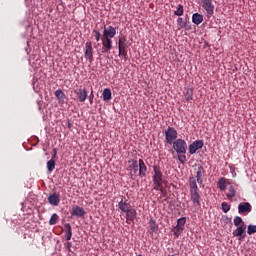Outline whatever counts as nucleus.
Listing matches in <instances>:
<instances>
[{
	"instance_id": "obj_1",
	"label": "nucleus",
	"mask_w": 256,
	"mask_h": 256,
	"mask_svg": "<svg viewBox=\"0 0 256 256\" xmlns=\"http://www.w3.org/2000/svg\"><path fill=\"white\" fill-rule=\"evenodd\" d=\"M189 193H190V200L192 201V205L196 207V209H201V194L199 193V186H197V180L195 177H191L189 181Z\"/></svg>"
},
{
	"instance_id": "obj_2",
	"label": "nucleus",
	"mask_w": 256,
	"mask_h": 256,
	"mask_svg": "<svg viewBox=\"0 0 256 256\" xmlns=\"http://www.w3.org/2000/svg\"><path fill=\"white\" fill-rule=\"evenodd\" d=\"M172 145L174 151L178 153V161H180L182 165H185V163H187V156L185 155V153H187V142L178 138L172 143Z\"/></svg>"
},
{
	"instance_id": "obj_3",
	"label": "nucleus",
	"mask_w": 256,
	"mask_h": 256,
	"mask_svg": "<svg viewBox=\"0 0 256 256\" xmlns=\"http://www.w3.org/2000/svg\"><path fill=\"white\" fill-rule=\"evenodd\" d=\"M154 175L152 177L153 185L157 187H161L163 185V172L161 171V167L154 165L153 166Z\"/></svg>"
},
{
	"instance_id": "obj_4",
	"label": "nucleus",
	"mask_w": 256,
	"mask_h": 256,
	"mask_svg": "<svg viewBox=\"0 0 256 256\" xmlns=\"http://www.w3.org/2000/svg\"><path fill=\"white\" fill-rule=\"evenodd\" d=\"M177 130L174 127L169 126L165 131V141L168 145H173L177 141Z\"/></svg>"
},
{
	"instance_id": "obj_5",
	"label": "nucleus",
	"mask_w": 256,
	"mask_h": 256,
	"mask_svg": "<svg viewBox=\"0 0 256 256\" xmlns=\"http://www.w3.org/2000/svg\"><path fill=\"white\" fill-rule=\"evenodd\" d=\"M200 5L205 9L208 18L213 17V13H215L213 0H200Z\"/></svg>"
},
{
	"instance_id": "obj_6",
	"label": "nucleus",
	"mask_w": 256,
	"mask_h": 256,
	"mask_svg": "<svg viewBox=\"0 0 256 256\" xmlns=\"http://www.w3.org/2000/svg\"><path fill=\"white\" fill-rule=\"evenodd\" d=\"M237 228L233 230L232 234L233 237H239V241L242 239H245L247 237V224L246 225H241V226H236Z\"/></svg>"
},
{
	"instance_id": "obj_7",
	"label": "nucleus",
	"mask_w": 256,
	"mask_h": 256,
	"mask_svg": "<svg viewBox=\"0 0 256 256\" xmlns=\"http://www.w3.org/2000/svg\"><path fill=\"white\" fill-rule=\"evenodd\" d=\"M102 41V53H109L113 49V38L101 37Z\"/></svg>"
},
{
	"instance_id": "obj_8",
	"label": "nucleus",
	"mask_w": 256,
	"mask_h": 256,
	"mask_svg": "<svg viewBox=\"0 0 256 256\" xmlns=\"http://www.w3.org/2000/svg\"><path fill=\"white\" fill-rule=\"evenodd\" d=\"M85 54L84 57L90 63H93V43L91 41H88L85 43V48H84Z\"/></svg>"
},
{
	"instance_id": "obj_9",
	"label": "nucleus",
	"mask_w": 256,
	"mask_h": 256,
	"mask_svg": "<svg viewBox=\"0 0 256 256\" xmlns=\"http://www.w3.org/2000/svg\"><path fill=\"white\" fill-rule=\"evenodd\" d=\"M203 141L202 140H196L192 144L189 145L188 151L190 155H195L199 149H203Z\"/></svg>"
},
{
	"instance_id": "obj_10",
	"label": "nucleus",
	"mask_w": 256,
	"mask_h": 256,
	"mask_svg": "<svg viewBox=\"0 0 256 256\" xmlns=\"http://www.w3.org/2000/svg\"><path fill=\"white\" fill-rule=\"evenodd\" d=\"M115 35H117V28L113 27V26H104V31H103V36L102 37H106L108 39H113V37H115Z\"/></svg>"
},
{
	"instance_id": "obj_11",
	"label": "nucleus",
	"mask_w": 256,
	"mask_h": 256,
	"mask_svg": "<svg viewBox=\"0 0 256 256\" xmlns=\"http://www.w3.org/2000/svg\"><path fill=\"white\" fill-rule=\"evenodd\" d=\"M251 204L249 202H242L238 205V213L240 215H247V213H251Z\"/></svg>"
},
{
	"instance_id": "obj_12",
	"label": "nucleus",
	"mask_w": 256,
	"mask_h": 256,
	"mask_svg": "<svg viewBox=\"0 0 256 256\" xmlns=\"http://www.w3.org/2000/svg\"><path fill=\"white\" fill-rule=\"evenodd\" d=\"M128 163H130L128 169L129 171H131V177L133 179V177H137V173L139 171V162H137V160H130L128 161Z\"/></svg>"
},
{
	"instance_id": "obj_13",
	"label": "nucleus",
	"mask_w": 256,
	"mask_h": 256,
	"mask_svg": "<svg viewBox=\"0 0 256 256\" xmlns=\"http://www.w3.org/2000/svg\"><path fill=\"white\" fill-rule=\"evenodd\" d=\"M60 202L61 197L59 196V194L55 192L48 197V203L54 207H57V205H59Z\"/></svg>"
},
{
	"instance_id": "obj_14",
	"label": "nucleus",
	"mask_w": 256,
	"mask_h": 256,
	"mask_svg": "<svg viewBox=\"0 0 256 256\" xmlns=\"http://www.w3.org/2000/svg\"><path fill=\"white\" fill-rule=\"evenodd\" d=\"M75 93L78 97V101H80V103H84V101H87V97H88V94H87V90L86 89H78V90H75Z\"/></svg>"
},
{
	"instance_id": "obj_15",
	"label": "nucleus",
	"mask_w": 256,
	"mask_h": 256,
	"mask_svg": "<svg viewBox=\"0 0 256 256\" xmlns=\"http://www.w3.org/2000/svg\"><path fill=\"white\" fill-rule=\"evenodd\" d=\"M70 213L72 217H85V210L79 206H74Z\"/></svg>"
},
{
	"instance_id": "obj_16",
	"label": "nucleus",
	"mask_w": 256,
	"mask_h": 256,
	"mask_svg": "<svg viewBox=\"0 0 256 256\" xmlns=\"http://www.w3.org/2000/svg\"><path fill=\"white\" fill-rule=\"evenodd\" d=\"M139 177H147V166L145 165V161L143 159H139Z\"/></svg>"
},
{
	"instance_id": "obj_17",
	"label": "nucleus",
	"mask_w": 256,
	"mask_h": 256,
	"mask_svg": "<svg viewBox=\"0 0 256 256\" xmlns=\"http://www.w3.org/2000/svg\"><path fill=\"white\" fill-rule=\"evenodd\" d=\"M126 213V222L128 223V224H130L129 223V221H135V219H136V217H137V210H135V209H129L128 211H126L125 212Z\"/></svg>"
},
{
	"instance_id": "obj_18",
	"label": "nucleus",
	"mask_w": 256,
	"mask_h": 256,
	"mask_svg": "<svg viewBox=\"0 0 256 256\" xmlns=\"http://www.w3.org/2000/svg\"><path fill=\"white\" fill-rule=\"evenodd\" d=\"M64 229H65V239L66 241H71V238L73 237V232L71 231V224L70 223H66L64 225Z\"/></svg>"
},
{
	"instance_id": "obj_19",
	"label": "nucleus",
	"mask_w": 256,
	"mask_h": 256,
	"mask_svg": "<svg viewBox=\"0 0 256 256\" xmlns=\"http://www.w3.org/2000/svg\"><path fill=\"white\" fill-rule=\"evenodd\" d=\"M204 175H205V168H203V166H199L196 172V178H197V183H199L200 185L201 183H203Z\"/></svg>"
},
{
	"instance_id": "obj_20",
	"label": "nucleus",
	"mask_w": 256,
	"mask_h": 256,
	"mask_svg": "<svg viewBox=\"0 0 256 256\" xmlns=\"http://www.w3.org/2000/svg\"><path fill=\"white\" fill-rule=\"evenodd\" d=\"M192 23H194V25H201V23H203V15L199 13H194L192 15Z\"/></svg>"
},
{
	"instance_id": "obj_21",
	"label": "nucleus",
	"mask_w": 256,
	"mask_h": 256,
	"mask_svg": "<svg viewBox=\"0 0 256 256\" xmlns=\"http://www.w3.org/2000/svg\"><path fill=\"white\" fill-rule=\"evenodd\" d=\"M184 96H185V99L188 103L193 101V88H185L184 89Z\"/></svg>"
},
{
	"instance_id": "obj_22",
	"label": "nucleus",
	"mask_w": 256,
	"mask_h": 256,
	"mask_svg": "<svg viewBox=\"0 0 256 256\" xmlns=\"http://www.w3.org/2000/svg\"><path fill=\"white\" fill-rule=\"evenodd\" d=\"M217 186L220 191H225L227 189V179L220 178L217 182Z\"/></svg>"
},
{
	"instance_id": "obj_23",
	"label": "nucleus",
	"mask_w": 256,
	"mask_h": 256,
	"mask_svg": "<svg viewBox=\"0 0 256 256\" xmlns=\"http://www.w3.org/2000/svg\"><path fill=\"white\" fill-rule=\"evenodd\" d=\"M118 207H119L120 210L123 211V213H126V211L131 209V204H129L125 201L123 202V200H122L118 203Z\"/></svg>"
},
{
	"instance_id": "obj_24",
	"label": "nucleus",
	"mask_w": 256,
	"mask_h": 256,
	"mask_svg": "<svg viewBox=\"0 0 256 256\" xmlns=\"http://www.w3.org/2000/svg\"><path fill=\"white\" fill-rule=\"evenodd\" d=\"M157 231H159V225H157V222L155 220H151L149 229L150 235H153V233H157Z\"/></svg>"
},
{
	"instance_id": "obj_25",
	"label": "nucleus",
	"mask_w": 256,
	"mask_h": 256,
	"mask_svg": "<svg viewBox=\"0 0 256 256\" xmlns=\"http://www.w3.org/2000/svg\"><path fill=\"white\" fill-rule=\"evenodd\" d=\"M103 101H111V89L105 88L102 92Z\"/></svg>"
},
{
	"instance_id": "obj_26",
	"label": "nucleus",
	"mask_w": 256,
	"mask_h": 256,
	"mask_svg": "<svg viewBox=\"0 0 256 256\" xmlns=\"http://www.w3.org/2000/svg\"><path fill=\"white\" fill-rule=\"evenodd\" d=\"M177 25L179 29H185L187 27V20L183 19L182 17H179L177 19Z\"/></svg>"
},
{
	"instance_id": "obj_27",
	"label": "nucleus",
	"mask_w": 256,
	"mask_h": 256,
	"mask_svg": "<svg viewBox=\"0 0 256 256\" xmlns=\"http://www.w3.org/2000/svg\"><path fill=\"white\" fill-rule=\"evenodd\" d=\"M185 228H182L181 226L176 225L172 231L174 233V237L178 238L181 233H183Z\"/></svg>"
},
{
	"instance_id": "obj_28",
	"label": "nucleus",
	"mask_w": 256,
	"mask_h": 256,
	"mask_svg": "<svg viewBox=\"0 0 256 256\" xmlns=\"http://www.w3.org/2000/svg\"><path fill=\"white\" fill-rule=\"evenodd\" d=\"M234 225L235 227H241V225H247V224H245V221H243V218H241L240 216H235Z\"/></svg>"
},
{
	"instance_id": "obj_29",
	"label": "nucleus",
	"mask_w": 256,
	"mask_h": 256,
	"mask_svg": "<svg viewBox=\"0 0 256 256\" xmlns=\"http://www.w3.org/2000/svg\"><path fill=\"white\" fill-rule=\"evenodd\" d=\"M183 13H185V9L183 8V5L179 4L177 9L174 11V15L177 17H182Z\"/></svg>"
},
{
	"instance_id": "obj_30",
	"label": "nucleus",
	"mask_w": 256,
	"mask_h": 256,
	"mask_svg": "<svg viewBox=\"0 0 256 256\" xmlns=\"http://www.w3.org/2000/svg\"><path fill=\"white\" fill-rule=\"evenodd\" d=\"M235 195H237V192L235 191V187L230 186L228 189V193L226 194V197L228 199H233V197H235Z\"/></svg>"
},
{
	"instance_id": "obj_31",
	"label": "nucleus",
	"mask_w": 256,
	"mask_h": 256,
	"mask_svg": "<svg viewBox=\"0 0 256 256\" xmlns=\"http://www.w3.org/2000/svg\"><path fill=\"white\" fill-rule=\"evenodd\" d=\"M57 223H59V215H57V213H54L49 220V225H57Z\"/></svg>"
},
{
	"instance_id": "obj_32",
	"label": "nucleus",
	"mask_w": 256,
	"mask_h": 256,
	"mask_svg": "<svg viewBox=\"0 0 256 256\" xmlns=\"http://www.w3.org/2000/svg\"><path fill=\"white\" fill-rule=\"evenodd\" d=\"M47 170L49 171V173H53V171H55V161L53 159H50L47 162Z\"/></svg>"
},
{
	"instance_id": "obj_33",
	"label": "nucleus",
	"mask_w": 256,
	"mask_h": 256,
	"mask_svg": "<svg viewBox=\"0 0 256 256\" xmlns=\"http://www.w3.org/2000/svg\"><path fill=\"white\" fill-rule=\"evenodd\" d=\"M221 207L224 213H229V211H231V205L227 202H222Z\"/></svg>"
},
{
	"instance_id": "obj_34",
	"label": "nucleus",
	"mask_w": 256,
	"mask_h": 256,
	"mask_svg": "<svg viewBox=\"0 0 256 256\" xmlns=\"http://www.w3.org/2000/svg\"><path fill=\"white\" fill-rule=\"evenodd\" d=\"M92 37L95 38L96 41H101V32H99L97 29H94L92 31Z\"/></svg>"
},
{
	"instance_id": "obj_35",
	"label": "nucleus",
	"mask_w": 256,
	"mask_h": 256,
	"mask_svg": "<svg viewBox=\"0 0 256 256\" xmlns=\"http://www.w3.org/2000/svg\"><path fill=\"white\" fill-rule=\"evenodd\" d=\"M119 57H123L124 61H127L129 59V56L127 55V50H122L120 47V50H118Z\"/></svg>"
},
{
	"instance_id": "obj_36",
	"label": "nucleus",
	"mask_w": 256,
	"mask_h": 256,
	"mask_svg": "<svg viewBox=\"0 0 256 256\" xmlns=\"http://www.w3.org/2000/svg\"><path fill=\"white\" fill-rule=\"evenodd\" d=\"M185 223H187V218L182 217L177 220L178 227H182V229H185Z\"/></svg>"
},
{
	"instance_id": "obj_37",
	"label": "nucleus",
	"mask_w": 256,
	"mask_h": 256,
	"mask_svg": "<svg viewBox=\"0 0 256 256\" xmlns=\"http://www.w3.org/2000/svg\"><path fill=\"white\" fill-rule=\"evenodd\" d=\"M54 95L57 99H65V93L61 89L56 90Z\"/></svg>"
},
{
	"instance_id": "obj_38",
	"label": "nucleus",
	"mask_w": 256,
	"mask_h": 256,
	"mask_svg": "<svg viewBox=\"0 0 256 256\" xmlns=\"http://www.w3.org/2000/svg\"><path fill=\"white\" fill-rule=\"evenodd\" d=\"M247 233L248 235H253L254 233H256V225H248Z\"/></svg>"
},
{
	"instance_id": "obj_39",
	"label": "nucleus",
	"mask_w": 256,
	"mask_h": 256,
	"mask_svg": "<svg viewBox=\"0 0 256 256\" xmlns=\"http://www.w3.org/2000/svg\"><path fill=\"white\" fill-rule=\"evenodd\" d=\"M125 47H127V44L125 42L118 45V51H120V48L122 51H127V49Z\"/></svg>"
},
{
	"instance_id": "obj_40",
	"label": "nucleus",
	"mask_w": 256,
	"mask_h": 256,
	"mask_svg": "<svg viewBox=\"0 0 256 256\" xmlns=\"http://www.w3.org/2000/svg\"><path fill=\"white\" fill-rule=\"evenodd\" d=\"M93 99H95V95L93 94V90H91V93L89 95L90 105H93Z\"/></svg>"
},
{
	"instance_id": "obj_41",
	"label": "nucleus",
	"mask_w": 256,
	"mask_h": 256,
	"mask_svg": "<svg viewBox=\"0 0 256 256\" xmlns=\"http://www.w3.org/2000/svg\"><path fill=\"white\" fill-rule=\"evenodd\" d=\"M154 190L155 191H160V193H163V191H164L163 184H161L160 187H158L157 185H154Z\"/></svg>"
},
{
	"instance_id": "obj_42",
	"label": "nucleus",
	"mask_w": 256,
	"mask_h": 256,
	"mask_svg": "<svg viewBox=\"0 0 256 256\" xmlns=\"http://www.w3.org/2000/svg\"><path fill=\"white\" fill-rule=\"evenodd\" d=\"M67 249H68V251H71V247H72V243L71 242H67Z\"/></svg>"
},
{
	"instance_id": "obj_43",
	"label": "nucleus",
	"mask_w": 256,
	"mask_h": 256,
	"mask_svg": "<svg viewBox=\"0 0 256 256\" xmlns=\"http://www.w3.org/2000/svg\"><path fill=\"white\" fill-rule=\"evenodd\" d=\"M55 157H57V150L56 149H54V154H53V156H52V159L55 161Z\"/></svg>"
},
{
	"instance_id": "obj_44",
	"label": "nucleus",
	"mask_w": 256,
	"mask_h": 256,
	"mask_svg": "<svg viewBox=\"0 0 256 256\" xmlns=\"http://www.w3.org/2000/svg\"><path fill=\"white\" fill-rule=\"evenodd\" d=\"M123 41L121 40V38L119 39L118 45H122Z\"/></svg>"
}]
</instances>
